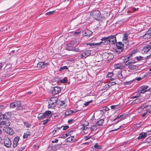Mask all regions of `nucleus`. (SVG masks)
Here are the masks:
<instances>
[{
    "mask_svg": "<svg viewBox=\"0 0 151 151\" xmlns=\"http://www.w3.org/2000/svg\"><path fill=\"white\" fill-rule=\"evenodd\" d=\"M49 104L48 105V108L52 109L55 107L57 104L58 102V98L56 97L52 98L48 102Z\"/></svg>",
    "mask_w": 151,
    "mask_h": 151,
    "instance_id": "7ed1b4c3",
    "label": "nucleus"
},
{
    "mask_svg": "<svg viewBox=\"0 0 151 151\" xmlns=\"http://www.w3.org/2000/svg\"><path fill=\"white\" fill-rule=\"evenodd\" d=\"M91 102H92V100H91L89 101L86 102L85 103H84V105L86 106H87L90 103H91Z\"/></svg>",
    "mask_w": 151,
    "mask_h": 151,
    "instance_id": "de8ad7c7",
    "label": "nucleus"
},
{
    "mask_svg": "<svg viewBox=\"0 0 151 151\" xmlns=\"http://www.w3.org/2000/svg\"><path fill=\"white\" fill-rule=\"evenodd\" d=\"M4 144L6 147L9 148L12 145V141L8 137H5L4 138Z\"/></svg>",
    "mask_w": 151,
    "mask_h": 151,
    "instance_id": "6e6552de",
    "label": "nucleus"
},
{
    "mask_svg": "<svg viewBox=\"0 0 151 151\" xmlns=\"http://www.w3.org/2000/svg\"><path fill=\"white\" fill-rule=\"evenodd\" d=\"M114 67L115 69H122L124 68V66L122 65L121 64L119 63L118 64H115Z\"/></svg>",
    "mask_w": 151,
    "mask_h": 151,
    "instance_id": "b1692460",
    "label": "nucleus"
},
{
    "mask_svg": "<svg viewBox=\"0 0 151 151\" xmlns=\"http://www.w3.org/2000/svg\"><path fill=\"white\" fill-rule=\"evenodd\" d=\"M147 112H144L141 115V116L142 117L145 116L147 114Z\"/></svg>",
    "mask_w": 151,
    "mask_h": 151,
    "instance_id": "5fc2aeb1",
    "label": "nucleus"
},
{
    "mask_svg": "<svg viewBox=\"0 0 151 151\" xmlns=\"http://www.w3.org/2000/svg\"><path fill=\"white\" fill-rule=\"evenodd\" d=\"M141 99H136L132 102V104H137L139 102H140L141 101H141Z\"/></svg>",
    "mask_w": 151,
    "mask_h": 151,
    "instance_id": "2f4dec72",
    "label": "nucleus"
},
{
    "mask_svg": "<svg viewBox=\"0 0 151 151\" xmlns=\"http://www.w3.org/2000/svg\"><path fill=\"white\" fill-rule=\"evenodd\" d=\"M140 95V94L139 95H137V96H134L132 98L134 99V98H137Z\"/></svg>",
    "mask_w": 151,
    "mask_h": 151,
    "instance_id": "69168bd1",
    "label": "nucleus"
},
{
    "mask_svg": "<svg viewBox=\"0 0 151 151\" xmlns=\"http://www.w3.org/2000/svg\"><path fill=\"white\" fill-rule=\"evenodd\" d=\"M94 147L95 148L98 149H100L101 148V147L100 146H99L97 143L96 144L94 145Z\"/></svg>",
    "mask_w": 151,
    "mask_h": 151,
    "instance_id": "58836bf2",
    "label": "nucleus"
},
{
    "mask_svg": "<svg viewBox=\"0 0 151 151\" xmlns=\"http://www.w3.org/2000/svg\"><path fill=\"white\" fill-rule=\"evenodd\" d=\"M62 145V143L60 144L56 145L55 146H52V148L54 151H56L60 147L61 145Z\"/></svg>",
    "mask_w": 151,
    "mask_h": 151,
    "instance_id": "4be33fe9",
    "label": "nucleus"
},
{
    "mask_svg": "<svg viewBox=\"0 0 151 151\" xmlns=\"http://www.w3.org/2000/svg\"><path fill=\"white\" fill-rule=\"evenodd\" d=\"M150 106H151V105L149 104L145 105V104H144L142 106V108H143V109H144L147 107H148Z\"/></svg>",
    "mask_w": 151,
    "mask_h": 151,
    "instance_id": "49530a36",
    "label": "nucleus"
},
{
    "mask_svg": "<svg viewBox=\"0 0 151 151\" xmlns=\"http://www.w3.org/2000/svg\"><path fill=\"white\" fill-rule=\"evenodd\" d=\"M146 112H147V113H150L151 112V110L150 109H146Z\"/></svg>",
    "mask_w": 151,
    "mask_h": 151,
    "instance_id": "0e129e2a",
    "label": "nucleus"
},
{
    "mask_svg": "<svg viewBox=\"0 0 151 151\" xmlns=\"http://www.w3.org/2000/svg\"><path fill=\"white\" fill-rule=\"evenodd\" d=\"M137 61L132 62L128 66L129 68L131 70H134L138 69V67L137 65L133 64V63H135Z\"/></svg>",
    "mask_w": 151,
    "mask_h": 151,
    "instance_id": "dca6fc26",
    "label": "nucleus"
},
{
    "mask_svg": "<svg viewBox=\"0 0 151 151\" xmlns=\"http://www.w3.org/2000/svg\"><path fill=\"white\" fill-rule=\"evenodd\" d=\"M151 37V34L148 33L147 31V33L143 36V37L145 39H149Z\"/></svg>",
    "mask_w": 151,
    "mask_h": 151,
    "instance_id": "a878e982",
    "label": "nucleus"
},
{
    "mask_svg": "<svg viewBox=\"0 0 151 151\" xmlns=\"http://www.w3.org/2000/svg\"><path fill=\"white\" fill-rule=\"evenodd\" d=\"M116 107V105H113V106H111V108L112 109H114Z\"/></svg>",
    "mask_w": 151,
    "mask_h": 151,
    "instance_id": "338daca9",
    "label": "nucleus"
},
{
    "mask_svg": "<svg viewBox=\"0 0 151 151\" xmlns=\"http://www.w3.org/2000/svg\"><path fill=\"white\" fill-rule=\"evenodd\" d=\"M135 58L137 60V62H138L139 61H140L143 60H144V57H142L141 56H139L138 57H135Z\"/></svg>",
    "mask_w": 151,
    "mask_h": 151,
    "instance_id": "cd10ccee",
    "label": "nucleus"
},
{
    "mask_svg": "<svg viewBox=\"0 0 151 151\" xmlns=\"http://www.w3.org/2000/svg\"><path fill=\"white\" fill-rule=\"evenodd\" d=\"M58 131L59 130H58V129H57L56 128H55L53 131V133L55 134L57 132H58Z\"/></svg>",
    "mask_w": 151,
    "mask_h": 151,
    "instance_id": "09e8293b",
    "label": "nucleus"
},
{
    "mask_svg": "<svg viewBox=\"0 0 151 151\" xmlns=\"http://www.w3.org/2000/svg\"><path fill=\"white\" fill-rule=\"evenodd\" d=\"M151 50V45H147L143 48L142 50V52L143 53L146 54L147 53Z\"/></svg>",
    "mask_w": 151,
    "mask_h": 151,
    "instance_id": "4468645a",
    "label": "nucleus"
},
{
    "mask_svg": "<svg viewBox=\"0 0 151 151\" xmlns=\"http://www.w3.org/2000/svg\"><path fill=\"white\" fill-rule=\"evenodd\" d=\"M109 88V87H108L107 84H106L103 87V89L104 91H107Z\"/></svg>",
    "mask_w": 151,
    "mask_h": 151,
    "instance_id": "ea45409f",
    "label": "nucleus"
},
{
    "mask_svg": "<svg viewBox=\"0 0 151 151\" xmlns=\"http://www.w3.org/2000/svg\"><path fill=\"white\" fill-rule=\"evenodd\" d=\"M6 115L8 117L10 118L12 114L10 112H6L5 113Z\"/></svg>",
    "mask_w": 151,
    "mask_h": 151,
    "instance_id": "c03bdc74",
    "label": "nucleus"
},
{
    "mask_svg": "<svg viewBox=\"0 0 151 151\" xmlns=\"http://www.w3.org/2000/svg\"><path fill=\"white\" fill-rule=\"evenodd\" d=\"M65 49L69 51H73L74 49V47L73 44H70L66 45Z\"/></svg>",
    "mask_w": 151,
    "mask_h": 151,
    "instance_id": "412c9836",
    "label": "nucleus"
},
{
    "mask_svg": "<svg viewBox=\"0 0 151 151\" xmlns=\"http://www.w3.org/2000/svg\"><path fill=\"white\" fill-rule=\"evenodd\" d=\"M91 52L90 50H86L83 52L81 54V58H86L91 55Z\"/></svg>",
    "mask_w": 151,
    "mask_h": 151,
    "instance_id": "9d476101",
    "label": "nucleus"
},
{
    "mask_svg": "<svg viewBox=\"0 0 151 151\" xmlns=\"http://www.w3.org/2000/svg\"><path fill=\"white\" fill-rule=\"evenodd\" d=\"M142 79V78H141V77H138V78H136V79L137 81H139L141 80Z\"/></svg>",
    "mask_w": 151,
    "mask_h": 151,
    "instance_id": "680f3d73",
    "label": "nucleus"
},
{
    "mask_svg": "<svg viewBox=\"0 0 151 151\" xmlns=\"http://www.w3.org/2000/svg\"><path fill=\"white\" fill-rule=\"evenodd\" d=\"M9 118L6 115L5 113L3 114L2 116L0 117V119H6L7 121V120H9L8 119Z\"/></svg>",
    "mask_w": 151,
    "mask_h": 151,
    "instance_id": "c756f323",
    "label": "nucleus"
},
{
    "mask_svg": "<svg viewBox=\"0 0 151 151\" xmlns=\"http://www.w3.org/2000/svg\"><path fill=\"white\" fill-rule=\"evenodd\" d=\"M113 73L110 72L108 73L106 77L109 78H111L113 75Z\"/></svg>",
    "mask_w": 151,
    "mask_h": 151,
    "instance_id": "37998d69",
    "label": "nucleus"
},
{
    "mask_svg": "<svg viewBox=\"0 0 151 151\" xmlns=\"http://www.w3.org/2000/svg\"><path fill=\"white\" fill-rule=\"evenodd\" d=\"M10 125V122L9 120L7 121L2 120L0 122V128L2 127L4 125L9 126Z\"/></svg>",
    "mask_w": 151,
    "mask_h": 151,
    "instance_id": "ddd939ff",
    "label": "nucleus"
},
{
    "mask_svg": "<svg viewBox=\"0 0 151 151\" xmlns=\"http://www.w3.org/2000/svg\"><path fill=\"white\" fill-rule=\"evenodd\" d=\"M3 130L7 134L10 135H13L14 134V131L11 127H4L3 128Z\"/></svg>",
    "mask_w": 151,
    "mask_h": 151,
    "instance_id": "0eeeda50",
    "label": "nucleus"
},
{
    "mask_svg": "<svg viewBox=\"0 0 151 151\" xmlns=\"http://www.w3.org/2000/svg\"><path fill=\"white\" fill-rule=\"evenodd\" d=\"M148 88L147 86H143L140 87L138 89L139 92L140 93H144L147 91V89Z\"/></svg>",
    "mask_w": 151,
    "mask_h": 151,
    "instance_id": "9b49d317",
    "label": "nucleus"
},
{
    "mask_svg": "<svg viewBox=\"0 0 151 151\" xmlns=\"http://www.w3.org/2000/svg\"><path fill=\"white\" fill-rule=\"evenodd\" d=\"M122 116H124V115L122 114V115H119V116H117V117H116V118L115 119H114L113 121H114L117 119H119L120 118H121V117H122Z\"/></svg>",
    "mask_w": 151,
    "mask_h": 151,
    "instance_id": "79ce46f5",
    "label": "nucleus"
},
{
    "mask_svg": "<svg viewBox=\"0 0 151 151\" xmlns=\"http://www.w3.org/2000/svg\"><path fill=\"white\" fill-rule=\"evenodd\" d=\"M50 118L46 119V120H43L42 122H43V125H45L48 122L50 121Z\"/></svg>",
    "mask_w": 151,
    "mask_h": 151,
    "instance_id": "c9c22d12",
    "label": "nucleus"
},
{
    "mask_svg": "<svg viewBox=\"0 0 151 151\" xmlns=\"http://www.w3.org/2000/svg\"><path fill=\"white\" fill-rule=\"evenodd\" d=\"M52 112L51 111L48 110L43 114H39L37 117L39 119H44L45 118H50L52 116Z\"/></svg>",
    "mask_w": 151,
    "mask_h": 151,
    "instance_id": "f257e3e1",
    "label": "nucleus"
},
{
    "mask_svg": "<svg viewBox=\"0 0 151 151\" xmlns=\"http://www.w3.org/2000/svg\"><path fill=\"white\" fill-rule=\"evenodd\" d=\"M11 65L10 64H7L6 66L5 67H6L7 68H9L11 66Z\"/></svg>",
    "mask_w": 151,
    "mask_h": 151,
    "instance_id": "4d7b16f0",
    "label": "nucleus"
},
{
    "mask_svg": "<svg viewBox=\"0 0 151 151\" xmlns=\"http://www.w3.org/2000/svg\"><path fill=\"white\" fill-rule=\"evenodd\" d=\"M91 14L93 17L97 20H99L101 17V14L100 11L98 10H95L91 12Z\"/></svg>",
    "mask_w": 151,
    "mask_h": 151,
    "instance_id": "39448f33",
    "label": "nucleus"
},
{
    "mask_svg": "<svg viewBox=\"0 0 151 151\" xmlns=\"http://www.w3.org/2000/svg\"><path fill=\"white\" fill-rule=\"evenodd\" d=\"M93 32L89 30H87L85 32L84 36H90L92 34Z\"/></svg>",
    "mask_w": 151,
    "mask_h": 151,
    "instance_id": "393cba45",
    "label": "nucleus"
},
{
    "mask_svg": "<svg viewBox=\"0 0 151 151\" xmlns=\"http://www.w3.org/2000/svg\"><path fill=\"white\" fill-rule=\"evenodd\" d=\"M73 51H74L76 52H79L80 51V50L78 48H75L74 47V49H73Z\"/></svg>",
    "mask_w": 151,
    "mask_h": 151,
    "instance_id": "6e6d98bb",
    "label": "nucleus"
},
{
    "mask_svg": "<svg viewBox=\"0 0 151 151\" xmlns=\"http://www.w3.org/2000/svg\"><path fill=\"white\" fill-rule=\"evenodd\" d=\"M70 112V110L66 111L65 113V115H66V116H67L71 114Z\"/></svg>",
    "mask_w": 151,
    "mask_h": 151,
    "instance_id": "a19ab883",
    "label": "nucleus"
},
{
    "mask_svg": "<svg viewBox=\"0 0 151 151\" xmlns=\"http://www.w3.org/2000/svg\"><path fill=\"white\" fill-rule=\"evenodd\" d=\"M25 147H22L20 148L19 149L17 150V151H22L25 149Z\"/></svg>",
    "mask_w": 151,
    "mask_h": 151,
    "instance_id": "8fccbe9b",
    "label": "nucleus"
},
{
    "mask_svg": "<svg viewBox=\"0 0 151 151\" xmlns=\"http://www.w3.org/2000/svg\"><path fill=\"white\" fill-rule=\"evenodd\" d=\"M63 130H65L69 128V126L68 125L63 126Z\"/></svg>",
    "mask_w": 151,
    "mask_h": 151,
    "instance_id": "a18cd8bd",
    "label": "nucleus"
},
{
    "mask_svg": "<svg viewBox=\"0 0 151 151\" xmlns=\"http://www.w3.org/2000/svg\"><path fill=\"white\" fill-rule=\"evenodd\" d=\"M116 35L110 36L107 37H109L108 39L110 44H114L116 42V38L115 37Z\"/></svg>",
    "mask_w": 151,
    "mask_h": 151,
    "instance_id": "1a4fd4ad",
    "label": "nucleus"
},
{
    "mask_svg": "<svg viewBox=\"0 0 151 151\" xmlns=\"http://www.w3.org/2000/svg\"><path fill=\"white\" fill-rule=\"evenodd\" d=\"M58 139H56L54 140H53L52 141V143H57L58 142Z\"/></svg>",
    "mask_w": 151,
    "mask_h": 151,
    "instance_id": "13d9d810",
    "label": "nucleus"
},
{
    "mask_svg": "<svg viewBox=\"0 0 151 151\" xmlns=\"http://www.w3.org/2000/svg\"><path fill=\"white\" fill-rule=\"evenodd\" d=\"M87 45H89L91 46H94L96 45H98L100 44V43H95L94 42L90 43H87Z\"/></svg>",
    "mask_w": 151,
    "mask_h": 151,
    "instance_id": "473e14b6",
    "label": "nucleus"
},
{
    "mask_svg": "<svg viewBox=\"0 0 151 151\" xmlns=\"http://www.w3.org/2000/svg\"><path fill=\"white\" fill-rule=\"evenodd\" d=\"M68 69V67H67V66H63V67H61L59 69V70L60 71H62L63 70H66Z\"/></svg>",
    "mask_w": 151,
    "mask_h": 151,
    "instance_id": "f704fd0d",
    "label": "nucleus"
},
{
    "mask_svg": "<svg viewBox=\"0 0 151 151\" xmlns=\"http://www.w3.org/2000/svg\"><path fill=\"white\" fill-rule=\"evenodd\" d=\"M60 82L62 83H66L67 82L68 80L66 78H64L60 81Z\"/></svg>",
    "mask_w": 151,
    "mask_h": 151,
    "instance_id": "4c0bfd02",
    "label": "nucleus"
},
{
    "mask_svg": "<svg viewBox=\"0 0 151 151\" xmlns=\"http://www.w3.org/2000/svg\"><path fill=\"white\" fill-rule=\"evenodd\" d=\"M147 136V134L146 133L144 132L140 133L139 135V136L138 137V139H145Z\"/></svg>",
    "mask_w": 151,
    "mask_h": 151,
    "instance_id": "aec40b11",
    "label": "nucleus"
},
{
    "mask_svg": "<svg viewBox=\"0 0 151 151\" xmlns=\"http://www.w3.org/2000/svg\"><path fill=\"white\" fill-rule=\"evenodd\" d=\"M74 120L73 119H70L68 120V123H71Z\"/></svg>",
    "mask_w": 151,
    "mask_h": 151,
    "instance_id": "e2e57ef3",
    "label": "nucleus"
},
{
    "mask_svg": "<svg viewBox=\"0 0 151 151\" xmlns=\"http://www.w3.org/2000/svg\"><path fill=\"white\" fill-rule=\"evenodd\" d=\"M147 32L149 33H150V34H151V27L147 31Z\"/></svg>",
    "mask_w": 151,
    "mask_h": 151,
    "instance_id": "774afa93",
    "label": "nucleus"
},
{
    "mask_svg": "<svg viewBox=\"0 0 151 151\" xmlns=\"http://www.w3.org/2000/svg\"><path fill=\"white\" fill-rule=\"evenodd\" d=\"M30 135V132L29 131H27L25 133H24L23 136L24 138H27L28 136Z\"/></svg>",
    "mask_w": 151,
    "mask_h": 151,
    "instance_id": "7c9ffc66",
    "label": "nucleus"
},
{
    "mask_svg": "<svg viewBox=\"0 0 151 151\" xmlns=\"http://www.w3.org/2000/svg\"><path fill=\"white\" fill-rule=\"evenodd\" d=\"M118 78L119 79H122L124 77V76H120V74H119V73L118 75Z\"/></svg>",
    "mask_w": 151,
    "mask_h": 151,
    "instance_id": "3c124183",
    "label": "nucleus"
},
{
    "mask_svg": "<svg viewBox=\"0 0 151 151\" xmlns=\"http://www.w3.org/2000/svg\"><path fill=\"white\" fill-rule=\"evenodd\" d=\"M55 10H54L52 11L49 12H48L46 13L45 14L46 15H51L53 13H54L55 12Z\"/></svg>",
    "mask_w": 151,
    "mask_h": 151,
    "instance_id": "e433bc0d",
    "label": "nucleus"
},
{
    "mask_svg": "<svg viewBox=\"0 0 151 151\" xmlns=\"http://www.w3.org/2000/svg\"><path fill=\"white\" fill-rule=\"evenodd\" d=\"M104 120L103 119H101L95 123L96 125L97 126H100L102 125L104 123Z\"/></svg>",
    "mask_w": 151,
    "mask_h": 151,
    "instance_id": "bb28decb",
    "label": "nucleus"
},
{
    "mask_svg": "<svg viewBox=\"0 0 151 151\" xmlns=\"http://www.w3.org/2000/svg\"><path fill=\"white\" fill-rule=\"evenodd\" d=\"M61 90V89L60 87L57 86L55 87L52 90V93L53 94H57L60 92Z\"/></svg>",
    "mask_w": 151,
    "mask_h": 151,
    "instance_id": "2eb2a0df",
    "label": "nucleus"
},
{
    "mask_svg": "<svg viewBox=\"0 0 151 151\" xmlns=\"http://www.w3.org/2000/svg\"><path fill=\"white\" fill-rule=\"evenodd\" d=\"M123 41L126 45H128L129 41L128 39V34L127 33H124L123 34Z\"/></svg>",
    "mask_w": 151,
    "mask_h": 151,
    "instance_id": "f3484780",
    "label": "nucleus"
},
{
    "mask_svg": "<svg viewBox=\"0 0 151 151\" xmlns=\"http://www.w3.org/2000/svg\"><path fill=\"white\" fill-rule=\"evenodd\" d=\"M137 51L136 50H133L128 55H127L126 57V58L128 59L127 60H126V58L124 60V62L125 63V65H129L131 64L132 61H129L130 60H132V56H134V55L135 53L137 52Z\"/></svg>",
    "mask_w": 151,
    "mask_h": 151,
    "instance_id": "f03ea898",
    "label": "nucleus"
},
{
    "mask_svg": "<svg viewBox=\"0 0 151 151\" xmlns=\"http://www.w3.org/2000/svg\"><path fill=\"white\" fill-rule=\"evenodd\" d=\"M97 126L95 124V125L92 126L91 127V130L92 131L96 130L97 129V128L96 127Z\"/></svg>",
    "mask_w": 151,
    "mask_h": 151,
    "instance_id": "72a5a7b5",
    "label": "nucleus"
},
{
    "mask_svg": "<svg viewBox=\"0 0 151 151\" xmlns=\"http://www.w3.org/2000/svg\"><path fill=\"white\" fill-rule=\"evenodd\" d=\"M87 128V127H85L84 126L83 127L81 128V129L82 130H84L85 129H86Z\"/></svg>",
    "mask_w": 151,
    "mask_h": 151,
    "instance_id": "052dcab7",
    "label": "nucleus"
},
{
    "mask_svg": "<svg viewBox=\"0 0 151 151\" xmlns=\"http://www.w3.org/2000/svg\"><path fill=\"white\" fill-rule=\"evenodd\" d=\"M48 64L46 63L45 62H39L37 64V66L40 68H43L47 66Z\"/></svg>",
    "mask_w": 151,
    "mask_h": 151,
    "instance_id": "a211bd4d",
    "label": "nucleus"
},
{
    "mask_svg": "<svg viewBox=\"0 0 151 151\" xmlns=\"http://www.w3.org/2000/svg\"><path fill=\"white\" fill-rule=\"evenodd\" d=\"M109 38V37H103L101 39L102 41L99 43H100V44L103 43L104 45L110 44L109 41L108 40Z\"/></svg>",
    "mask_w": 151,
    "mask_h": 151,
    "instance_id": "f8f14e48",
    "label": "nucleus"
},
{
    "mask_svg": "<svg viewBox=\"0 0 151 151\" xmlns=\"http://www.w3.org/2000/svg\"><path fill=\"white\" fill-rule=\"evenodd\" d=\"M24 124H27V125H26V127L27 128H29V126H28L29 125V124H28V122H24ZM30 126V125H29V126Z\"/></svg>",
    "mask_w": 151,
    "mask_h": 151,
    "instance_id": "bf43d9fd",
    "label": "nucleus"
},
{
    "mask_svg": "<svg viewBox=\"0 0 151 151\" xmlns=\"http://www.w3.org/2000/svg\"><path fill=\"white\" fill-rule=\"evenodd\" d=\"M151 56V54L147 56L146 57H144V60L150 58V57Z\"/></svg>",
    "mask_w": 151,
    "mask_h": 151,
    "instance_id": "603ef678",
    "label": "nucleus"
},
{
    "mask_svg": "<svg viewBox=\"0 0 151 151\" xmlns=\"http://www.w3.org/2000/svg\"><path fill=\"white\" fill-rule=\"evenodd\" d=\"M73 132V131L72 130L68 132L67 133L65 134H63L61 137V138H65L67 137L68 136L71 135V134Z\"/></svg>",
    "mask_w": 151,
    "mask_h": 151,
    "instance_id": "5701e85b",
    "label": "nucleus"
},
{
    "mask_svg": "<svg viewBox=\"0 0 151 151\" xmlns=\"http://www.w3.org/2000/svg\"><path fill=\"white\" fill-rule=\"evenodd\" d=\"M10 107L11 108L17 107V109L18 110H22L23 109V107L21 106L20 102L19 101L14 102L10 104Z\"/></svg>",
    "mask_w": 151,
    "mask_h": 151,
    "instance_id": "20e7f679",
    "label": "nucleus"
},
{
    "mask_svg": "<svg viewBox=\"0 0 151 151\" xmlns=\"http://www.w3.org/2000/svg\"><path fill=\"white\" fill-rule=\"evenodd\" d=\"M19 139V138L18 137H16L14 138L13 141V147L14 148H15L17 146Z\"/></svg>",
    "mask_w": 151,
    "mask_h": 151,
    "instance_id": "6ab92c4d",
    "label": "nucleus"
},
{
    "mask_svg": "<svg viewBox=\"0 0 151 151\" xmlns=\"http://www.w3.org/2000/svg\"><path fill=\"white\" fill-rule=\"evenodd\" d=\"M90 137H88L87 136H86L84 137V139L85 140H87L88 139H90Z\"/></svg>",
    "mask_w": 151,
    "mask_h": 151,
    "instance_id": "864d4df0",
    "label": "nucleus"
},
{
    "mask_svg": "<svg viewBox=\"0 0 151 151\" xmlns=\"http://www.w3.org/2000/svg\"><path fill=\"white\" fill-rule=\"evenodd\" d=\"M116 46L117 49H115L116 52L119 54L122 52L124 49L123 48L124 45L122 42H119L116 43Z\"/></svg>",
    "mask_w": 151,
    "mask_h": 151,
    "instance_id": "423d86ee",
    "label": "nucleus"
},
{
    "mask_svg": "<svg viewBox=\"0 0 151 151\" xmlns=\"http://www.w3.org/2000/svg\"><path fill=\"white\" fill-rule=\"evenodd\" d=\"M74 138V136H72L66 139V141L69 142H72Z\"/></svg>",
    "mask_w": 151,
    "mask_h": 151,
    "instance_id": "c85d7f7f",
    "label": "nucleus"
}]
</instances>
